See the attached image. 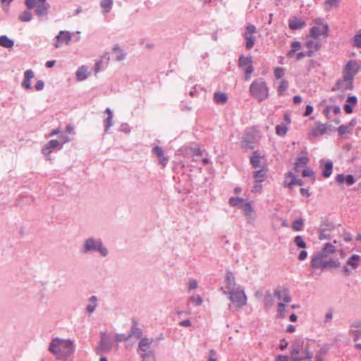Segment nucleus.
<instances>
[{"mask_svg":"<svg viewBox=\"0 0 361 361\" xmlns=\"http://www.w3.org/2000/svg\"><path fill=\"white\" fill-rule=\"evenodd\" d=\"M62 148V145H61L59 140H51L49 143L42 148V152L44 155L47 156L51 154L54 149H61Z\"/></svg>","mask_w":361,"mask_h":361,"instance_id":"obj_16","label":"nucleus"},{"mask_svg":"<svg viewBox=\"0 0 361 361\" xmlns=\"http://www.w3.org/2000/svg\"><path fill=\"white\" fill-rule=\"evenodd\" d=\"M264 304L267 307H272L274 304V299L271 293H267L264 298Z\"/></svg>","mask_w":361,"mask_h":361,"instance_id":"obj_49","label":"nucleus"},{"mask_svg":"<svg viewBox=\"0 0 361 361\" xmlns=\"http://www.w3.org/2000/svg\"><path fill=\"white\" fill-rule=\"evenodd\" d=\"M256 32V27L253 25H248L246 27L245 32L244 33V37L245 38V47L247 49H251L254 45L255 42V37L254 34Z\"/></svg>","mask_w":361,"mask_h":361,"instance_id":"obj_11","label":"nucleus"},{"mask_svg":"<svg viewBox=\"0 0 361 361\" xmlns=\"http://www.w3.org/2000/svg\"><path fill=\"white\" fill-rule=\"evenodd\" d=\"M116 340L118 342L128 341L129 338V335L126 336L123 334H116L115 336Z\"/></svg>","mask_w":361,"mask_h":361,"instance_id":"obj_56","label":"nucleus"},{"mask_svg":"<svg viewBox=\"0 0 361 361\" xmlns=\"http://www.w3.org/2000/svg\"><path fill=\"white\" fill-rule=\"evenodd\" d=\"M288 127L286 124L281 123L276 126V133L279 136H285L288 131Z\"/></svg>","mask_w":361,"mask_h":361,"instance_id":"obj_41","label":"nucleus"},{"mask_svg":"<svg viewBox=\"0 0 361 361\" xmlns=\"http://www.w3.org/2000/svg\"><path fill=\"white\" fill-rule=\"evenodd\" d=\"M190 301L195 305V306H200L203 300L202 298L200 295H192L190 297Z\"/></svg>","mask_w":361,"mask_h":361,"instance_id":"obj_43","label":"nucleus"},{"mask_svg":"<svg viewBox=\"0 0 361 361\" xmlns=\"http://www.w3.org/2000/svg\"><path fill=\"white\" fill-rule=\"evenodd\" d=\"M327 127L326 124H323L320 122L316 123V126L312 130V135L314 137L323 135L326 133Z\"/></svg>","mask_w":361,"mask_h":361,"instance_id":"obj_22","label":"nucleus"},{"mask_svg":"<svg viewBox=\"0 0 361 361\" xmlns=\"http://www.w3.org/2000/svg\"><path fill=\"white\" fill-rule=\"evenodd\" d=\"M354 46L361 49V32L354 36Z\"/></svg>","mask_w":361,"mask_h":361,"instance_id":"obj_53","label":"nucleus"},{"mask_svg":"<svg viewBox=\"0 0 361 361\" xmlns=\"http://www.w3.org/2000/svg\"><path fill=\"white\" fill-rule=\"evenodd\" d=\"M250 95L258 102H263L269 97V87L263 78H257L250 84Z\"/></svg>","mask_w":361,"mask_h":361,"instance_id":"obj_5","label":"nucleus"},{"mask_svg":"<svg viewBox=\"0 0 361 361\" xmlns=\"http://www.w3.org/2000/svg\"><path fill=\"white\" fill-rule=\"evenodd\" d=\"M308 341H296L290 348V361H312Z\"/></svg>","mask_w":361,"mask_h":361,"instance_id":"obj_4","label":"nucleus"},{"mask_svg":"<svg viewBox=\"0 0 361 361\" xmlns=\"http://www.w3.org/2000/svg\"><path fill=\"white\" fill-rule=\"evenodd\" d=\"M301 47V44L298 41H294L291 43V49L289 50L287 53L288 57H293L297 51H298Z\"/></svg>","mask_w":361,"mask_h":361,"instance_id":"obj_38","label":"nucleus"},{"mask_svg":"<svg viewBox=\"0 0 361 361\" xmlns=\"http://www.w3.org/2000/svg\"><path fill=\"white\" fill-rule=\"evenodd\" d=\"M100 6L103 8V13L106 14L110 12L113 6L112 0H102L100 2Z\"/></svg>","mask_w":361,"mask_h":361,"instance_id":"obj_36","label":"nucleus"},{"mask_svg":"<svg viewBox=\"0 0 361 361\" xmlns=\"http://www.w3.org/2000/svg\"><path fill=\"white\" fill-rule=\"evenodd\" d=\"M353 126V121L349 123V125H341L338 128V133L340 135H343L349 131V129Z\"/></svg>","mask_w":361,"mask_h":361,"instance_id":"obj_45","label":"nucleus"},{"mask_svg":"<svg viewBox=\"0 0 361 361\" xmlns=\"http://www.w3.org/2000/svg\"><path fill=\"white\" fill-rule=\"evenodd\" d=\"M288 25L291 30H300L305 25V22L302 19L293 18L289 20Z\"/></svg>","mask_w":361,"mask_h":361,"instance_id":"obj_23","label":"nucleus"},{"mask_svg":"<svg viewBox=\"0 0 361 361\" xmlns=\"http://www.w3.org/2000/svg\"><path fill=\"white\" fill-rule=\"evenodd\" d=\"M25 4L29 9L36 8L35 13L38 16H47L50 7L47 0H25Z\"/></svg>","mask_w":361,"mask_h":361,"instance_id":"obj_8","label":"nucleus"},{"mask_svg":"<svg viewBox=\"0 0 361 361\" xmlns=\"http://www.w3.org/2000/svg\"><path fill=\"white\" fill-rule=\"evenodd\" d=\"M142 361H156V356L153 350L138 353Z\"/></svg>","mask_w":361,"mask_h":361,"instance_id":"obj_32","label":"nucleus"},{"mask_svg":"<svg viewBox=\"0 0 361 361\" xmlns=\"http://www.w3.org/2000/svg\"><path fill=\"white\" fill-rule=\"evenodd\" d=\"M238 66L244 72L245 80H249L251 78L252 72L254 71V67L252 65V57L251 56H240L238 60Z\"/></svg>","mask_w":361,"mask_h":361,"instance_id":"obj_10","label":"nucleus"},{"mask_svg":"<svg viewBox=\"0 0 361 361\" xmlns=\"http://www.w3.org/2000/svg\"><path fill=\"white\" fill-rule=\"evenodd\" d=\"M302 174L304 177H312L314 176V172L311 169L307 168L302 171Z\"/></svg>","mask_w":361,"mask_h":361,"instance_id":"obj_60","label":"nucleus"},{"mask_svg":"<svg viewBox=\"0 0 361 361\" xmlns=\"http://www.w3.org/2000/svg\"><path fill=\"white\" fill-rule=\"evenodd\" d=\"M288 176L292 178L290 182L288 184V186L290 188L293 185H302L303 181L301 179H298L294 177V175L292 172L288 173Z\"/></svg>","mask_w":361,"mask_h":361,"instance_id":"obj_46","label":"nucleus"},{"mask_svg":"<svg viewBox=\"0 0 361 361\" xmlns=\"http://www.w3.org/2000/svg\"><path fill=\"white\" fill-rule=\"evenodd\" d=\"M294 243L299 248H305L306 243L301 235H297L294 238Z\"/></svg>","mask_w":361,"mask_h":361,"instance_id":"obj_50","label":"nucleus"},{"mask_svg":"<svg viewBox=\"0 0 361 361\" xmlns=\"http://www.w3.org/2000/svg\"><path fill=\"white\" fill-rule=\"evenodd\" d=\"M335 247L332 244L327 243L319 253L327 257L329 254L335 252Z\"/></svg>","mask_w":361,"mask_h":361,"instance_id":"obj_39","label":"nucleus"},{"mask_svg":"<svg viewBox=\"0 0 361 361\" xmlns=\"http://www.w3.org/2000/svg\"><path fill=\"white\" fill-rule=\"evenodd\" d=\"M304 221L302 219L295 220L293 222L292 228L295 231H300L303 229Z\"/></svg>","mask_w":361,"mask_h":361,"instance_id":"obj_42","label":"nucleus"},{"mask_svg":"<svg viewBox=\"0 0 361 361\" xmlns=\"http://www.w3.org/2000/svg\"><path fill=\"white\" fill-rule=\"evenodd\" d=\"M224 294L229 296L231 302L237 308H242L247 304V296L243 287L238 286L232 290H224Z\"/></svg>","mask_w":361,"mask_h":361,"instance_id":"obj_6","label":"nucleus"},{"mask_svg":"<svg viewBox=\"0 0 361 361\" xmlns=\"http://www.w3.org/2000/svg\"><path fill=\"white\" fill-rule=\"evenodd\" d=\"M44 82L43 80H39L37 81L35 85V88L37 91H41L44 89Z\"/></svg>","mask_w":361,"mask_h":361,"instance_id":"obj_59","label":"nucleus"},{"mask_svg":"<svg viewBox=\"0 0 361 361\" xmlns=\"http://www.w3.org/2000/svg\"><path fill=\"white\" fill-rule=\"evenodd\" d=\"M361 71V64L355 60H350L343 68V80L336 81L333 90L340 89L352 90L353 87V80L355 75Z\"/></svg>","mask_w":361,"mask_h":361,"instance_id":"obj_2","label":"nucleus"},{"mask_svg":"<svg viewBox=\"0 0 361 361\" xmlns=\"http://www.w3.org/2000/svg\"><path fill=\"white\" fill-rule=\"evenodd\" d=\"M336 181L341 184L345 183L348 185H352L355 183V179L351 174L347 176L338 174L336 177Z\"/></svg>","mask_w":361,"mask_h":361,"instance_id":"obj_21","label":"nucleus"},{"mask_svg":"<svg viewBox=\"0 0 361 361\" xmlns=\"http://www.w3.org/2000/svg\"><path fill=\"white\" fill-rule=\"evenodd\" d=\"M326 257V256L323 255L321 253H317L316 255H314L310 263V267L314 269H321L324 270L326 269V264H325V259L324 258Z\"/></svg>","mask_w":361,"mask_h":361,"instance_id":"obj_13","label":"nucleus"},{"mask_svg":"<svg viewBox=\"0 0 361 361\" xmlns=\"http://www.w3.org/2000/svg\"><path fill=\"white\" fill-rule=\"evenodd\" d=\"M32 18V13L29 11H25L19 16V19L22 22H29Z\"/></svg>","mask_w":361,"mask_h":361,"instance_id":"obj_44","label":"nucleus"},{"mask_svg":"<svg viewBox=\"0 0 361 361\" xmlns=\"http://www.w3.org/2000/svg\"><path fill=\"white\" fill-rule=\"evenodd\" d=\"M114 338L111 335L107 334L106 331L100 332V341L95 348L97 355H102L109 353L113 347Z\"/></svg>","mask_w":361,"mask_h":361,"instance_id":"obj_7","label":"nucleus"},{"mask_svg":"<svg viewBox=\"0 0 361 361\" xmlns=\"http://www.w3.org/2000/svg\"><path fill=\"white\" fill-rule=\"evenodd\" d=\"M332 169H333L332 161L330 160L325 161L324 164L322 175L326 178L329 177L331 176V174L332 173Z\"/></svg>","mask_w":361,"mask_h":361,"instance_id":"obj_33","label":"nucleus"},{"mask_svg":"<svg viewBox=\"0 0 361 361\" xmlns=\"http://www.w3.org/2000/svg\"><path fill=\"white\" fill-rule=\"evenodd\" d=\"M278 309H277V317L279 318H284L285 317V309H286V305L280 302L278 303Z\"/></svg>","mask_w":361,"mask_h":361,"instance_id":"obj_48","label":"nucleus"},{"mask_svg":"<svg viewBox=\"0 0 361 361\" xmlns=\"http://www.w3.org/2000/svg\"><path fill=\"white\" fill-rule=\"evenodd\" d=\"M97 307V298L95 295L91 296L88 300V305L86 307V312L91 314L94 312Z\"/></svg>","mask_w":361,"mask_h":361,"instance_id":"obj_26","label":"nucleus"},{"mask_svg":"<svg viewBox=\"0 0 361 361\" xmlns=\"http://www.w3.org/2000/svg\"><path fill=\"white\" fill-rule=\"evenodd\" d=\"M13 45H14V42L12 39H9L6 35L0 36V46L1 47H5L7 49H11L13 47Z\"/></svg>","mask_w":361,"mask_h":361,"instance_id":"obj_30","label":"nucleus"},{"mask_svg":"<svg viewBox=\"0 0 361 361\" xmlns=\"http://www.w3.org/2000/svg\"><path fill=\"white\" fill-rule=\"evenodd\" d=\"M350 331L354 334L353 341H357L361 336V330H350Z\"/></svg>","mask_w":361,"mask_h":361,"instance_id":"obj_63","label":"nucleus"},{"mask_svg":"<svg viewBox=\"0 0 361 361\" xmlns=\"http://www.w3.org/2000/svg\"><path fill=\"white\" fill-rule=\"evenodd\" d=\"M214 101L216 104H224L228 101V96L224 92H216L214 94Z\"/></svg>","mask_w":361,"mask_h":361,"instance_id":"obj_27","label":"nucleus"},{"mask_svg":"<svg viewBox=\"0 0 361 361\" xmlns=\"http://www.w3.org/2000/svg\"><path fill=\"white\" fill-rule=\"evenodd\" d=\"M326 354V350L324 349L319 350L315 357H314V361H323L324 360V355Z\"/></svg>","mask_w":361,"mask_h":361,"instance_id":"obj_55","label":"nucleus"},{"mask_svg":"<svg viewBox=\"0 0 361 361\" xmlns=\"http://www.w3.org/2000/svg\"><path fill=\"white\" fill-rule=\"evenodd\" d=\"M225 283H226V287H225L226 290H232L234 288H237L238 286H236L235 279L234 275L232 273V271H226V276H225ZM221 290H222L223 291L224 290L223 287L221 288Z\"/></svg>","mask_w":361,"mask_h":361,"instance_id":"obj_15","label":"nucleus"},{"mask_svg":"<svg viewBox=\"0 0 361 361\" xmlns=\"http://www.w3.org/2000/svg\"><path fill=\"white\" fill-rule=\"evenodd\" d=\"M90 73L88 72L87 67L85 66H80L76 72L77 79L80 81L87 79Z\"/></svg>","mask_w":361,"mask_h":361,"instance_id":"obj_25","label":"nucleus"},{"mask_svg":"<svg viewBox=\"0 0 361 361\" xmlns=\"http://www.w3.org/2000/svg\"><path fill=\"white\" fill-rule=\"evenodd\" d=\"M253 177L255 179L256 182L262 183L265 180L267 177V171L264 169L255 171L254 172Z\"/></svg>","mask_w":361,"mask_h":361,"instance_id":"obj_31","label":"nucleus"},{"mask_svg":"<svg viewBox=\"0 0 361 361\" xmlns=\"http://www.w3.org/2000/svg\"><path fill=\"white\" fill-rule=\"evenodd\" d=\"M56 38L58 41L68 44L71 40V34L68 31H60Z\"/></svg>","mask_w":361,"mask_h":361,"instance_id":"obj_29","label":"nucleus"},{"mask_svg":"<svg viewBox=\"0 0 361 361\" xmlns=\"http://www.w3.org/2000/svg\"><path fill=\"white\" fill-rule=\"evenodd\" d=\"M246 202L242 197H232L229 199V204L232 207H238L240 209L242 206Z\"/></svg>","mask_w":361,"mask_h":361,"instance_id":"obj_37","label":"nucleus"},{"mask_svg":"<svg viewBox=\"0 0 361 361\" xmlns=\"http://www.w3.org/2000/svg\"><path fill=\"white\" fill-rule=\"evenodd\" d=\"M288 82L286 80H282L278 88V93L279 95H282L283 92L288 89Z\"/></svg>","mask_w":361,"mask_h":361,"instance_id":"obj_51","label":"nucleus"},{"mask_svg":"<svg viewBox=\"0 0 361 361\" xmlns=\"http://www.w3.org/2000/svg\"><path fill=\"white\" fill-rule=\"evenodd\" d=\"M360 260V256L358 255H353L350 257L347 260V264L351 267L353 269H356L359 265V262Z\"/></svg>","mask_w":361,"mask_h":361,"instance_id":"obj_34","label":"nucleus"},{"mask_svg":"<svg viewBox=\"0 0 361 361\" xmlns=\"http://www.w3.org/2000/svg\"><path fill=\"white\" fill-rule=\"evenodd\" d=\"M274 295L279 300L282 301V302L289 303L292 301V298L290 296V292L288 288L285 287H278L274 290Z\"/></svg>","mask_w":361,"mask_h":361,"instance_id":"obj_12","label":"nucleus"},{"mask_svg":"<svg viewBox=\"0 0 361 361\" xmlns=\"http://www.w3.org/2000/svg\"><path fill=\"white\" fill-rule=\"evenodd\" d=\"M157 157L159 159V162L160 164L163 165L164 166H165L167 164L169 159L164 156V153L162 154L161 157Z\"/></svg>","mask_w":361,"mask_h":361,"instance_id":"obj_61","label":"nucleus"},{"mask_svg":"<svg viewBox=\"0 0 361 361\" xmlns=\"http://www.w3.org/2000/svg\"><path fill=\"white\" fill-rule=\"evenodd\" d=\"M331 231L330 228H321L319 235V239L322 240L325 239H330L331 235L329 234V231Z\"/></svg>","mask_w":361,"mask_h":361,"instance_id":"obj_47","label":"nucleus"},{"mask_svg":"<svg viewBox=\"0 0 361 361\" xmlns=\"http://www.w3.org/2000/svg\"><path fill=\"white\" fill-rule=\"evenodd\" d=\"M80 252L82 255H92L97 252L104 257L108 255L109 250L100 238L90 236L83 240L80 247Z\"/></svg>","mask_w":361,"mask_h":361,"instance_id":"obj_3","label":"nucleus"},{"mask_svg":"<svg viewBox=\"0 0 361 361\" xmlns=\"http://www.w3.org/2000/svg\"><path fill=\"white\" fill-rule=\"evenodd\" d=\"M261 157L257 152H255L250 157V163L254 168H257L260 166Z\"/></svg>","mask_w":361,"mask_h":361,"instance_id":"obj_40","label":"nucleus"},{"mask_svg":"<svg viewBox=\"0 0 361 361\" xmlns=\"http://www.w3.org/2000/svg\"><path fill=\"white\" fill-rule=\"evenodd\" d=\"M241 209L243 210L244 214L246 216L248 221L254 219L255 212L253 209L251 202H246L242 206Z\"/></svg>","mask_w":361,"mask_h":361,"instance_id":"obj_19","label":"nucleus"},{"mask_svg":"<svg viewBox=\"0 0 361 361\" xmlns=\"http://www.w3.org/2000/svg\"><path fill=\"white\" fill-rule=\"evenodd\" d=\"M309 161V158L307 156H300L297 159V161L295 163V170L296 171H299V169L307 164Z\"/></svg>","mask_w":361,"mask_h":361,"instance_id":"obj_35","label":"nucleus"},{"mask_svg":"<svg viewBox=\"0 0 361 361\" xmlns=\"http://www.w3.org/2000/svg\"><path fill=\"white\" fill-rule=\"evenodd\" d=\"M153 338H149L147 337L142 338L138 343L137 353L145 352L151 350L149 349L152 343H153Z\"/></svg>","mask_w":361,"mask_h":361,"instance_id":"obj_18","label":"nucleus"},{"mask_svg":"<svg viewBox=\"0 0 361 361\" xmlns=\"http://www.w3.org/2000/svg\"><path fill=\"white\" fill-rule=\"evenodd\" d=\"M208 361H217L216 358V351L214 349L209 350V357Z\"/></svg>","mask_w":361,"mask_h":361,"instance_id":"obj_62","label":"nucleus"},{"mask_svg":"<svg viewBox=\"0 0 361 361\" xmlns=\"http://www.w3.org/2000/svg\"><path fill=\"white\" fill-rule=\"evenodd\" d=\"M274 73L276 79H280L284 75V68L282 67H276L274 68Z\"/></svg>","mask_w":361,"mask_h":361,"instance_id":"obj_52","label":"nucleus"},{"mask_svg":"<svg viewBox=\"0 0 361 361\" xmlns=\"http://www.w3.org/2000/svg\"><path fill=\"white\" fill-rule=\"evenodd\" d=\"M105 113L107 114L108 116L104 119V131L107 133L109 128L114 125L113 112L110 108H106Z\"/></svg>","mask_w":361,"mask_h":361,"instance_id":"obj_24","label":"nucleus"},{"mask_svg":"<svg viewBox=\"0 0 361 361\" xmlns=\"http://www.w3.org/2000/svg\"><path fill=\"white\" fill-rule=\"evenodd\" d=\"M109 61V57L107 55H104L102 56V58L97 61H96L94 66V73L97 74L100 71L104 69V68L106 66Z\"/></svg>","mask_w":361,"mask_h":361,"instance_id":"obj_20","label":"nucleus"},{"mask_svg":"<svg viewBox=\"0 0 361 361\" xmlns=\"http://www.w3.org/2000/svg\"><path fill=\"white\" fill-rule=\"evenodd\" d=\"M75 350L74 342L70 339L54 338L49 345V351L51 353L57 360L66 361L71 357Z\"/></svg>","mask_w":361,"mask_h":361,"instance_id":"obj_1","label":"nucleus"},{"mask_svg":"<svg viewBox=\"0 0 361 361\" xmlns=\"http://www.w3.org/2000/svg\"><path fill=\"white\" fill-rule=\"evenodd\" d=\"M129 338L135 337L137 338H140L142 336V330L137 326V324L135 322H133V324L131 326L130 332L128 334Z\"/></svg>","mask_w":361,"mask_h":361,"instance_id":"obj_28","label":"nucleus"},{"mask_svg":"<svg viewBox=\"0 0 361 361\" xmlns=\"http://www.w3.org/2000/svg\"><path fill=\"white\" fill-rule=\"evenodd\" d=\"M329 33V25L321 19L315 20V25L310 30V36L314 38L326 37Z\"/></svg>","mask_w":361,"mask_h":361,"instance_id":"obj_9","label":"nucleus"},{"mask_svg":"<svg viewBox=\"0 0 361 361\" xmlns=\"http://www.w3.org/2000/svg\"><path fill=\"white\" fill-rule=\"evenodd\" d=\"M197 287H198V284H197V281L194 279H190L189 281H188V290H195V289L197 288Z\"/></svg>","mask_w":361,"mask_h":361,"instance_id":"obj_54","label":"nucleus"},{"mask_svg":"<svg viewBox=\"0 0 361 361\" xmlns=\"http://www.w3.org/2000/svg\"><path fill=\"white\" fill-rule=\"evenodd\" d=\"M325 264H326V268H327L329 267H336L339 265V262L338 260H332V259L326 260V259H325Z\"/></svg>","mask_w":361,"mask_h":361,"instance_id":"obj_57","label":"nucleus"},{"mask_svg":"<svg viewBox=\"0 0 361 361\" xmlns=\"http://www.w3.org/2000/svg\"><path fill=\"white\" fill-rule=\"evenodd\" d=\"M35 78V73L32 69H27L24 72L23 80L21 86L25 90H31L32 88L31 80Z\"/></svg>","mask_w":361,"mask_h":361,"instance_id":"obj_14","label":"nucleus"},{"mask_svg":"<svg viewBox=\"0 0 361 361\" xmlns=\"http://www.w3.org/2000/svg\"><path fill=\"white\" fill-rule=\"evenodd\" d=\"M290 361V357L289 358L288 356L286 355H277L276 357V361Z\"/></svg>","mask_w":361,"mask_h":361,"instance_id":"obj_64","label":"nucleus"},{"mask_svg":"<svg viewBox=\"0 0 361 361\" xmlns=\"http://www.w3.org/2000/svg\"><path fill=\"white\" fill-rule=\"evenodd\" d=\"M152 152L155 154L157 157H161L164 151L162 148L159 146H155L152 149Z\"/></svg>","mask_w":361,"mask_h":361,"instance_id":"obj_58","label":"nucleus"},{"mask_svg":"<svg viewBox=\"0 0 361 361\" xmlns=\"http://www.w3.org/2000/svg\"><path fill=\"white\" fill-rule=\"evenodd\" d=\"M305 47L308 49L307 56L310 57L320 49L321 44L317 41L309 39L305 43Z\"/></svg>","mask_w":361,"mask_h":361,"instance_id":"obj_17","label":"nucleus"}]
</instances>
